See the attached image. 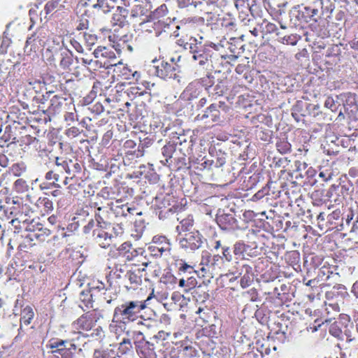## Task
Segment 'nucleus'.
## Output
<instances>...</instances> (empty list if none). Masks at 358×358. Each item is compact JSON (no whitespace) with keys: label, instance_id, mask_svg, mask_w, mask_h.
Returning <instances> with one entry per match:
<instances>
[{"label":"nucleus","instance_id":"25","mask_svg":"<svg viewBox=\"0 0 358 358\" xmlns=\"http://www.w3.org/2000/svg\"><path fill=\"white\" fill-rule=\"evenodd\" d=\"M53 177H54L53 180L55 181H58L59 180V175L55 173L54 172H53Z\"/></svg>","mask_w":358,"mask_h":358},{"label":"nucleus","instance_id":"9","mask_svg":"<svg viewBox=\"0 0 358 358\" xmlns=\"http://www.w3.org/2000/svg\"><path fill=\"white\" fill-rule=\"evenodd\" d=\"M192 59L195 61H198L200 65H203L207 60L206 55L203 53V50L201 48L197 50V52L192 54Z\"/></svg>","mask_w":358,"mask_h":358},{"label":"nucleus","instance_id":"3","mask_svg":"<svg viewBox=\"0 0 358 358\" xmlns=\"http://www.w3.org/2000/svg\"><path fill=\"white\" fill-rule=\"evenodd\" d=\"M154 73L162 79H176L178 77V66L176 64L162 61L157 65L154 66Z\"/></svg>","mask_w":358,"mask_h":358},{"label":"nucleus","instance_id":"22","mask_svg":"<svg viewBox=\"0 0 358 358\" xmlns=\"http://www.w3.org/2000/svg\"><path fill=\"white\" fill-rule=\"evenodd\" d=\"M352 47L355 49L358 50V41H354L352 44Z\"/></svg>","mask_w":358,"mask_h":358},{"label":"nucleus","instance_id":"23","mask_svg":"<svg viewBox=\"0 0 358 358\" xmlns=\"http://www.w3.org/2000/svg\"><path fill=\"white\" fill-rule=\"evenodd\" d=\"M220 246H221L220 241H217L215 242V249L217 250V249H219L220 248Z\"/></svg>","mask_w":358,"mask_h":358},{"label":"nucleus","instance_id":"1","mask_svg":"<svg viewBox=\"0 0 358 358\" xmlns=\"http://www.w3.org/2000/svg\"><path fill=\"white\" fill-rule=\"evenodd\" d=\"M153 295V292L144 302L139 301H127L115 308L113 321L115 322L134 321L140 312L146 308L145 302Z\"/></svg>","mask_w":358,"mask_h":358},{"label":"nucleus","instance_id":"31","mask_svg":"<svg viewBox=\"0 0 358 358\" xmlns=\"http://www.w3.org/2000/svg\"><path fill=\"white\" fill-rule=\"evenodd\" d=\"M127 210H128V212H129V213H131V211L133 210V209H132V208H127Z\"/></svg>","mask_w":358,"mask_h":358},{"label":"nucleus","instance_id":"5","mask_svg":"<svg viewBox=\"0 0 358 358\" xmlns=\"http://www.w3.org/2000/svg\"><path fill=\"white\" fill-rule=\"evenodd\" d=\"M94 57L96 59H106L115 57L113 51L109 50L107 48L103 46H99L93 52Z\"/></svg>","mask_w":358,"mask_h":358},{"label":"nucleus","instance_id":"14","mask_svg":"<svg viewBox=\"0 0 358 358\" xmlns=\"http://www.w3.org/2000/svg\"><path fill=\"white\" fill-rule=\"evenodd\" d=\"M113 229L114 231V234H115L114 236L115 237H116L117 236H118L119 234H121L122 233V229L119 226H117L116 227H113Z\"/></svg>","mask_w":358,"mask_h":358},{"label":"nucleus","instance_id":"19","mask_svg":"<svg viewBox=\"0 0 358 358\" xmlns=\"http://www.w3.org/2000/svg\"><path fill=\"white\" fill-rule=\"evenodd\" d=\"M45 178L47 180H53V171H49L46 173Z\"/></svg>","mask_w":358,"mask_h":358},{"label":"nucleus","instance_id":"28","mask_svg":"<svg viewBox=\"0 0 358 358\" xmlns=\"http://www.w3.org/2000/svg\"><path fill=\"white\" fill-rule=\"evenodd\" d=\"M168 249H169V248H161L159 249V251L162 252H164V251H165V250H166Z\"/></svg>","mask_w":358,"mask_h":358},{"label":"nucleus","instance_id":"26","mask_svg":"<svg viewBox=\"0 0 358 358\" xmlns=\"http://www.w3.org/2000/svg\"><path fill=\"white\" fill-rule=\"evenodd\" d=\"M123 343H124V344H127H127H130V341L129 339L124 338L122 342L121 343V344H123Z\"/></svg>","mask_w":358,"mask_h":358},{"label":"nucleus","instance_id":"8","mask_svg":"<svg viewBox=\"0 0 358 358\" xmlns=\"http://www.w3.org/2000/svg\"><path fill=\"white\" fill-rule=\"evenodd\" d=\"M98 238H99V241L100 244H102L103 247L106 248L112 243V239L115 238V236L112 234L101 231V232L99 234Z\"/></svg>","mask_w":358,"mask_h":358},{"label":"nucleus","instance_id":"10","mask_svg":"<svg viewBox=\"0 0 358 358\" xmlns=\"http://www.w3.org/2000/svg\"><path fill=\"white\" fill-rule=\"evenodd\" d=\"M15 189L17 192H23L27 188V182L23 179H17L14 183Z\"/></svg>","mask_w":358,"mask_h":358},{"label":"nucleus","instance_id":"35","mask_svg":"<svg viewBox=\"0 0 358 358\" xmlns=\"http://www.w3.org/2000/svg\"><path fill=\"white\" fill-rule=\"evenodd\" d=\"M187 268H189V266H185L184 269H186Z\"/></svg>","mask_w":358,"mask_h":358},{"label":"nucleus","instance_id":"30","mask_svg":"<svg viewBox=\"0 0 358 358\" xmlns=\"http://www.w3.org/2000/svg\"><path fill=\"white\" fill-rule=\"evenodd\" d=\"M61 350H62L61 349H59L57 350H53L52 352V353H55V352H59Z\"/></svg>","mask_w":358,"mask_h":358},{"label":"nucleus","instance_id":"15","mask_svg":"<svg viewBox=\"0 0 358 358\" xmlns=\"http://www.w3.org/2000/svg\"><path fill=\"white\" fill-rule=\"evenodd\" d=\"M105 0H96V3L94 4V8H103Z\"/></svg>","mask_w":358,"mask_h":358},{"label":"nucleus","instance_id":"33","mask_svg":"<svg viewBox=\"0 0 358 358\" xmlns=\"http://www.w3.org/2000/svg\"><path fill=\"white\" fill-rule=\"evenodd\" d=\"M64 184L66 185L67 184V178H66L65 181H64Z\"/></svg>","mask_w":358,"mask_h":358},{"label":"nucleus","instance_id":"16","mask_svg":"<svg viewBox=\"0 0 358 358\" xmlns=\"http://www.w3.org/2000/svg\"><path fill=\"white\" fill-rule=\"evenodd\" d=\"M182 227L187 226V225H192V220H183L180 222Z\"/></svg>","mask_w":358,"mask_h":358},{"label":"nucleus","instance_id":"24","mask_svg":"<svg viewBox=\"0 0 358 358\" xmlns=\"http://www.w3.org/2000/svg\"><path fill=\"white\" fill-rule=\"evenodd\" d=\"M185 281L184 279H181L179 282V286L180 287H184L185 286Z\"/></svg>","mask_w":358,"mask_h":358},{"label":"nucleus","instance_id":"11","mask_svg":"<svg viewBox=\"0 0 358 358\" xmlns=\"http://www.w3.org/2000/svg\"><path fill=\"white\" fill-rule=\"evenodd\" d=\"M64 343H65V341L63 340H60V341L54 340V341H50V343L47 345V347L50 349H55V348H58L60 346L64 345Z\"/></svg>","mask_w":358,"mask_h":358},{"label":"nucleus","instance_id":"32","mask_svg":"<svg viewBox=\"0 0 358 358\" xmlns=\"http://www.w3.org/2000/svg\"><path fill=\"white\" fill-rule=\"evenodd\" d=\"M311 280H309L307 283H306V285L308 286H310L311 285Z\"/></svg>","mask_w":358,"mask_h":358},{"label":"nucleus","instance_id":"2","mask_svg":"<svg viewBox=\"0 0 358 358\" xmlns=\"http://www.w3.org/2000/svg\"><path fill=\"white\" fill-rule=\"evenodd\" d=\"M202 236L198 231H193L185 234L184 237L180 240V245L185 250H195L201 247Z\"/></svg>","mask_w":358,"mask_h":358},{"label":"nucleus","instance_id":"18","mask_svg":"<svg viewBox=\"0 0 358 358\" xmlns=\"http://www.w3.org/2000/svg\"><path fill=\"white\" fill-rule=\"evenodd\" d=\"M223 256L228 259L227 256L229 255V248H223Z\"/></svg>","mask_w":358,"mask_h":358},{"label":"nucleus","instance_id":"34","mask_svg":"<svg viewBox=\"0 0 358 358\" xmlns=\"http://www.w3.org/2000/svg\"><path fill=\"white\" fill-rule=\"evenodd\" d=\"M187 268H189V266H185L184 269H186Z\"/></svg>","mask_w":358,"mask_h":358},{"label":"nucleus","instance_id":"29","mask_svg":"<svg viewBox=\"0 0 358 358\" xmlns=\"http://www.w3.org/2000/svg\"><path fill=\"white\" fill-rule=\"evenodd\" d=\"M320 177H321V178H324V173L321 172V173H320Z\"/></svg>","mask_w":358,"mask_h":358},{"label":"nucleus","instance_id":"17","mask_svg":"<svg viewBox=\"0 0 358 358\" xmlns=\"http://www.w3.org/2000/svg\"><path fill=\"white\" fill-rule=\"evenodd\" d=\"M164 241H166V238L163 237V236H160V237L155 236L153 238V242L154 243L162 242Z\"/></svg>","mask_w":358,"mask_h":358},{"label":"nucleus","instance_id":"6","mask_svg":"<svg viewBox=\"0 0 358 358\" xmlns=\"http://www.w3.org/2000/svg\"><path fill=\"white\" fill-rule=\"evenodd\" d=\"M34 313L31 307L26 306L22 311L21 322L24 325H29L33 317Z\"/></svg>","mask_w":358,"mask_h":358},{"label":"nucleus","instance_id":"12","mask_svg":"<svg viewBox=\"0 0 358 358\" xmlns=\"http://www.w3.org/2000/svg\"><path fill=\"white\" fill-rule=\"evenodd\" d=\"M24 170V168H21L20 164H14L12 168V171L15 176H20Z\"/></svg>","mask_w":358,"mask_h":358},{"label":"nucleus","instance_id":"4","mask_svg":"<svg viewBox=\"0 0 358 358\" xmlns=\"http://www.w3.org/2000/svg\"><path fill=\"white\" fill-rule=\"evenodd\" d=\"M73 326L76 329L88 331L92 327V322L87 316H82L73 323Z\"/></svg>","mask_w":358,"mask_h":358},{"label":"nucleus","instance_id":"20","mask_svg":"<svg viewBox=\"0 0 358 358\" xmlns=\"http://www.w3.org/2000/svg\"><path fill=\"white\" fill-rule=\"evenodd\" d=\"M134 278H136V275H134L133 273L129 274V280L131 281H134L135 282H137V280Z\"/></svg>","mask_w":358,"mask_h":358},{"label":"nucleus","instance_id":"21","mask_svg":"<svg viewBox=\"0 0 358 358\" xmlns=\"http://www.w3.org/2000/svg\"><path fill=\"white\" fill-rule=\"evenodd\" d=\"M333 101L330 99H328L326 101H325V106L327 107V108H330L331 106H329L331 104V103Z\"/></svg>","mask_w":358,"mask_h":358},{"label":"nucleus","instance_id":"36","mask_svg":"<svg viewBox=\"0 0 358 358\" xmlns=\"http://www.w3.org/2000/svg\"><path fill=\"white\" fill-rule=\"evenodd\" d=\"M187 268H189V266H185L184 269H186Z\"/></svg>","mask_w":358,"mask_h":358},{"label":"nucleus","instance_id":"13","mask_svg":"<svg viewBox=\"0 0 358 358\" xmlns=\"http://www.w3.org/2000/svg\"><path fill=\"white\" fill-rule=\"evenodd\" d=\"M61 65L64 67V68H66L68 67L69 65H70V62H69V59L68 58H63L62 60H61Z\"/></svg>","mask_w":358,"mask_h":358},{"label":"nucleus","instance_id":"27","mask_svg":"<svg viewBox=\"0 0 358 358\" xmlns=\"http://www.w3.org/2000/svg\"><path fill=\"white\" fill-rule=\"evenodd\" d=\"M92 61V59L88 60L87 59H83V62L85 64H90Z\"/></svg>","mask_w":358,"mask_h":358},{"label":"nucleus","instance_id":"7","mask_svg":"<svg viewBox=\"0 0 358 358\" xmlns=\"http://www.w3.org/2000/svg\"><path fill=\"white\" fill-rule=\"evenodd\" d=\"M201 39L202 37H200L199 41L195 38H190L189 41L185 45V48L189 49L192 54L196 52L198 49L202 48L201 45Z\"/></svg>","mask_w":358,"mask_h":358}]
</instances>
